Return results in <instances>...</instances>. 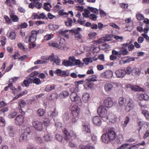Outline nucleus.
Returning a JSON list of instances; mask_svg holds the SVG:
<instances>
[{
    "label": "nucleus",
    "mask_w": 149,
    "mask_h": 149,
    "mask_svg": "<svg viewBox=\"0 0 149 149\" xmlns=\"http://www.w3.org/2000/svg\"><path fill=\"white\" fill-rule=\"evenodd\" d=\"M99 116L102 118L104 121H106L109 119V113H108L107 109L103 106H99L97 110Z\"/></svg>",
    "instance_id": "f257e3e1"
},
{
    "label": "nucleus",
    "mask_w": 149,
    "mask_h": 149,
    "mask_svg": "<svg viewBox=\"0 0 149 149\" xmlns=\"http://www.w3.org/2000/svg\"><path fill=\"white\" fill-rule=\"evenodd\" d=\"M63 132L65 135L64 139L67 141L69 140L70 138L72 139H75L76 138L77 135L72 130L70 131L68 133L67 130L64 128L63 130Z\"/></svg>",
    "instance_id": "f03ea898"
},
{
    "label": "nucleus",
    "mask_w": 149,
    "mask_h": 149,
    "mask_svg": "<svg viewBox=\"0 0 149 149\" xmlns=\"http://www.w3.org/2000/svg\"><path fill=\"white\" fill-rule=\"evenodd\" d=\"M70 97L72 102H74L79 105H81V99L78 95L76 92H72L70 95Z\"/></svg>",
    "instance_id": "7ed1b4c3"
},
{
    "label": "nucleus",
    "mask_w": 149,
    "mask_h": 149,
    "mask_svg": "<svg viewBox=\"0 0 149 149\" xmlns=\"http://www.w3.org/2000/svg\"><path fill=\"white\" fill-rule=\"evenodd\" d=\"M47 59L50 61L51 62H54L57 65H59L61 62L60 59L57 56H55L53 54L49 56L48 57Z\"/></svg>",
    "instance_id": "20e7f679"
},
{
    "label": "nucleus",
    "mask_w": 149,
    "mask_h": 149,
    "mask_svg": "<svg viewBox=\"0 0 149 149\" xmlns=\"http://www.w3.org/2000/svg\"><path fill=\"white\" fill-rule=\"evenodd\" d=\"M32 125L35 129L38 131H41L43 127L42 123L38 120L33 121Z\"/></svg>",
    "instance_id": "39448f33"
},
{
    "label": "nucleus",
    "mask_w": 149,
    "mask_h": 149,
    "mask_svg": "<svg viewBox=\"0 0 149 149\" xmlns=\"http://www.w3.org/2000/svg\"><path fill=\"white\" fill-rule=\"evenodd\" d=\"M6 129L9 136L13 137L15 134L16 130L14 126H9L6 127Z\"/></svg>",
    "instance_id": "423d86ee"
},
{
    "label": "nucleus",
    "mask_w": 149,
    "mask_h": 149,
    "mask_svg": "<svg viewBox=\"0 0 149 149\" xmlns=\"http://www.w3.org/2000/svg\"><path fill=\"white\" fill-rule=\"evenodd\" d=\"M106 133L111 141L114 140L116 136V134L113 128L109 129Z\"/></svg>",
    "instance_id": "0eeeda50"
},
{
    "label": "nucleus",
    "mask_w": 149,
    "mask_h": 149,
    "mask_svg": "<svg viewBox=\"0 0 149 149\" xmlns=\"http://www.w3.org/2000/svg\"><path fill=\"white\" fill-rule=\"evenodd\" d=\"M104 104L105 107L109 108L113 105V102L111 98L107 97L104 100Z\"/></svg>",
    "instance_id": "6e6552de"
},
{
    "label": "nucleus",
    "mask_w": 149,
    "mask_h": 149,
    "mask_svg": "<svg viewBox=\"0 0 149 149\" xmlns=\"http://www.w3.org/2000/svg\"><path fill=\"white\" fill-rule=\"evenodd\" d=\"M72 113L74 117L77 116L80 111V108L77 105L74 104L71 108Z\"/></svg>",
    "instance_id": "1a4fd4ad"
},
{
    "label": "nucleus",
    "mask_w": 149,
    "mask_h": 149,
    "mask_svg": "<svg viewBox=\"0 0 149 149\" xmlns=\"http://www.w3.org/2000/svg\"><path fill=\"white\" fill-rule=\"evenodd\" d=\"M113 72L111 70H107L101 74V77L105 79H109L113 76Z\"/></svg>",
    "instance_id": "9d476101"
},
{
    "label": "nucleus",
    "mask_w": 149,
    "mask_h": 149,
    "mask_svg": "<svg viewBox=\"0 0 149 149\" xmlns=\"http://www.w3.org/2000/svg\"><path fill=\"white\" fill-rule=\"evenodd\" d=\"M126 87L128 88H130L132 91H143L144 90L143 88H140L137 86H133L130 84H127Z\"/></svg>",
    "instance_id": "9b49d317"
},
{
    "label": "nucleus",
    "mask_w": 149,
    "mask_h": 149,
    "mask_svg": "<svg viewBox=\"0 0 149 149\" xmlns=\"http://www.w3.org/2000/svg\"><path fill=\"white\" fill-rule=\"evenodd\" d=\"M24 122V117L21 115H18L15 119V122L17 125H22Z\"/></svg>",
    "instance_id": "f8f14e48"
},
{
    "label": "nucleus",
    "mask_w": 149,
    "mask_h": 149,
    "mask_svg": "<svg viewBox=\"0 0 149 149\" xmlns=\"http://www.w3.org/2000/svg\"><path fill=\"white\" fill-rule=\"evenodd\" d=\"M109 123L112 124H114L117 121L118 118L116 116L111 113H109Z\"/></svg>",
    "instance_id": "ddd939ff"
},
{
    "label": "nucleus",
    "mask_w": 149,
    "mask_h": 149,
    "mask_svg": "<svg viewBox=\"0 0 149 149\" xmlns=\"http://www.w3.org/2000/svg\"><path fill=\"white\" fill-rule=\"evenodd\" d=\"M115 74L118 78H123L125 75V70L120 69L115 71Z\"/></svg>",
    "instance_id": "4468645a"
},
{
    "label": "nucleus",
    "mask_w": 149,
    "mask_h": 149,
    "mask_svg": "<svg viewBox=\"0 0 149 149\" xmlns=\"http://www.w3.org/2000/svg\"><path fill=\"white\" fill-rule=\"evenodd\" d=\"M94 124L97 126H100L102 124L101 117L99 116H96L93 117L92 119Z\"/></svg>",
    "instance_id": "2eb2a0df"
},
{
    "label": "nucleus",
    "mask_w": 149,
    "mask_h": 149,
    "mask_svg": "<svg viewBox=\"0 0 149 149\" xmlns=\"http://www.w3.org/2000/svg\"><path fill=\"white\" fill-rule=\"evenodd\" d=\"M141 71L139 69L137 68H133L132 70V74L135 78L139 76Z\"/></svg>",
    "instance_id": "dca6fc26"
},
{
    "label": "nucleus",
    "mask_w": 149,
    "mask_h": 149,
    "mask_svg": "<svg viewBox=\"0 0 149 149\" xmlns=\"http://www.w3.org/2000/svg\"><path fill=\"white\" fill-rule=\"evenodd\" d=\"M107 133L103 134L101 136L102 141L105 143H108L111 142V140Z\"/></svg>",
    "instance_id": "f3484780"
},
{
    "label": "nucleus",
    "mask_w": 149,
    "mask_h": 149,
    "mask_svg": "<svg viewBox=\"0 0 149 149\" xmlns=\"http://www.w3.org/2000/svg\"><path fill=\"white\" fill-rule=\"evenodd\" d=\"M97 58L95 57H88L84 59L83 61L84 62L86 65H88L89 63H92L93 61H96Z\"/></svg>",
    "instance_id": "a211bd4d"
},
{
    "label": "nucleus",
    "mask_w": 149,
    "mask_h": 149,
    "mask_svg": "<svg viewBox=\"0 0 149 149\" xmlns=\"http://www.w3.org/2000/svg\"><path fill=\"white\" fill-rule=\"evenodd\" d=\"M70 60H71L72 64V66H75L76 65H79L80 64L81 61L80 60H76L74 57H69Z\"/></svg>",
    "instance_id": "6ab92c4d"
},
{
    "label": "nucleus",
    "mask_w": 149,
    "mask_h": 149,
    "mask_svg": "<svg viewBox=\"0 0 149 149\" xmlns=\"http://www.w3.org/2000/svg\"><path fill=\"white\" fill-rule=\"evenodd\" d=\"M58 113L56 108L53 111L49 112L48 115L51 118H54L58 115Z\"/></svg>",
    "instance_id": "aec40b11"
},
{
    "label": "nucleus",
    "mask_w": 149,
    "mask_h": 149,
    "mask_svg": "<svg viewBox=\"0 0 149 149\" xmlns=\"http://www.w3.org/2000/svg\"><path fill=\"white\" fill-rule=\"evenodd\" d=\"M69 93L68 91H61L59 94V97L61 99L67 98L69 95Z\"/></svg>",
    "instance_id": "412c9836"
},
{
    "label": "nucleus",
    "mask_w": 149,
    "mask_h": 149,
    "mask_svg": "<svg viewBox=\"0 0 149 149\" xmlns=\"http://www.w3.org/2000/svg\"><path fill=\"white\" fill-rule=\"evenodd\" d=\"M113 88L112 85L109 82L105 84L104 86V89L106 92L110 91L113 89Z\"/></svg>",
    "instance_id": "4be33fe9"
},
{
    "label": "nucleus",
    "mask_w": 149,
    "mask_h": 149,
    "mask_svg": "<svg viewBox=\"0 0 149 149\" xmlns=\"http://www.w3.org/2000/svg\"><path fill=\"white\" fill-rule=\"evenodd\" d=\"M83 126L82 131L86 133H89L91 130L88 124L85 122H83L82 123Z\"/></svg>",
    "instance_id": "5701e85b"
},
{
    "label": "nucleus",
    "mask_w": 149,
    "mask_h": 149,
    "mask_svg": "<svg viewBox=\"0 0 149 149\" xmlns=\"http://www.w3.org/2000/svg\"><path fill=\"white\" fill-rule=\"evenodd\" d=\"M86 83L84 84V88L88 90L92 88L94 84L91 82L90 81H86L85 80Z\"/></svg>",
    "instance_id": "b1692460"
},
{
    "label": "nucleus",
    "mask_w": 149,
    "mask_h": 149,
    "mask_svg": "<svg viewBox=\"0 0 149 149\" xmlns=\"http://www.w3.org/2000/svg\"><path fill=\"white\" fill-rule=\"evenodd\" d=\"M31 83V79L30 78H27L26 80H24L22 85L23 86L28 87L30 84Z\"/></svg>",
    "instance_id": "393cba45"
},
{
    "label": "nucleus",
    "mask_w": 149,
    "mask_h": 149,
    "mask_svg": "<svg viewBox=\"0 0 149 149\" xmlns=\"http://www.w3.org/2000/svg\"><path fill=\"white\" fill-rule=\"evenodd\" d=\"M32 33V31L31 33V35L29 39V41L32 43L35 42L37 38V36L36 35H35Z\"/></svg>",
    "instance_id": "a878e982"
},
{
    "label": "nucleus",
    "mask_w": 149,
    "mask_h": 149,
    "mask_svg": "<svg viewBox=\"0 0 149 149\" xmlns=\"http://www.w3.org/2000/svg\"><path fill=\"white\" fill-rule=\"evenodd\" d=\"M81 30V29L79 27H78L76 29H74L70 30V33H72V34H74L76 35V34L80 33V31Z\"/></svg>",
    "instance_id": "bb28decb"
},
{
    "label": "nucleus",
    "mask_w": 149,
    "mask_h": 149,
    "mask_svg": "<svg viewBox=\"0 0 149 149\" xmlns=\"http://www.w3.org/2000/svg\"><path fill=\"white\" fill-rule=\"evenodd\" d=\"M90 97V95L87 93H84L82 95V99L85 102H87Z\"/></svg>",
    "instance_id": "cd10ccee"
},
{
    "label": "nucleus",
    "mask_w": 149,
    "mask_h": 149,
    "mask_svg": "<svg viewBox=\"0 0 149 149\" xmlns=\"http://www.w3.org/2000/svg\"><path fill=\"white\" fill-rule=\"evenodd\" d=\"M27 135L23 133L22 134L19 139V141L21 142H26L27 140Z\"/></svg>",
    "instance_id": "c85d7f7f"
},
{
    "label": "nucleus",
    "mask_w": 149,
    "mask_h": 149,
    "mask_svg": "<svg viewBox=\"0 0 149 149\" xmlns=\"http://www.w3.org/2000/svg\"><path fill=\"white\" fill-rule=\"evenodd\" d=\"M33 83L37 85H39L41 84V81L40 79L36 77H34L31 79V83Z\"/></svg>",
    "instance_id": "c756f323"
},
{
    "label": "nucleus",
    "mask_w": 149,
    "mask_h": 149,
    "mask_svg": "<svg viewBox=\"0 0 149 149\" xmlns=\"http://www.w3.org/2000/svg\"><path fill=\"white\" fill-rule=\"evenodd\" d=\"M71 60L69 59V60H64L62 63V65L66 67L72 66V64Z\"/></svg>",
    "instance_id": "7c9ffc66"
},
{
    "label": "nucleus",
    "mask_w": 149,
    "mask_h": 149,
    "mask_svg": "<svg viewBox=\"0 0 149 149\" xmlns=\"http://www.w3.org/2000/svg\"><path fill=\"white\" fill-rule=\"evenodd\" d=\"M97 76L96 75H93L86 79V81H90L95 82L97 81L96 79Z\"/></svg>",
    "instance_id": "2f4dec72"
},
{
    "label": "nucleus",
    "mask_w": 149,
    "mask_h": 149,
    "mask_svg": "<svg viewBox=\"0 0 149 149\" xmlns=\"http://www.w3.org/2000/svg\"><path fill=\"white\" fill-rule=\"evenodd\" d=\"M73 23L72 19L69 17H68L67 19L65 22L66 26H67L71 27L72 26V24Z\"/></svg>",
    "instance_id": "473e14b6"
},
{
    "label": "nucleus",
    "mask_w": 149,
    "mask_h": 149,
    "mask_svg": "<svg viewBox=\"0 0 149 149\" xmlns=\"http://www.w3.org/2000/svg\"><path fill=\"white\" fill-rule=\"evenodd\" d=\"M65 42V39L63 38H61L59 41V44H58L59 47H58V48L62 50L64 49V47L63 42Z\"/></svg>",
    "instance_id": "72a5a7b5"
},
{
    "label": "nucleus",
    "mask_w": 149,
    "mask_h": 149,
    "mask_svg": "<svg viewBox=\"0 0 149 149\" xmlns=\"http://www.w3.org/2000/svg\"><path fill=\"white\" fill-rule=\"evenodd\" d=\"M126 102V99L123 97H120L118 99V103L120 106H123Z\"/></svg>",
    "instance_id": "f704fd0d"
},
{
    "label": "nucleus",
    "mask_w": 149,
    "mask_h": 149,
    "mask_svg": "<svg viewBox=\"0 0 149 149\" xmlns=\"http://www.w3.org/2000/svg\"><path fill=\"white\" fill-rule=\"evenodd\" d=\"M45 113V111L44 109L40 108L38 110L37 113L39 116H42Z\"/></svg>",
    "instance_id": "c9c22d12"
},
{
    "label": "nucleus",
    "mask_w": 149,
    "mask_h": 149,
    "mask_svg": "<svg viewBox=\"0 0 149 149\" xmlns=\"http://www.w3.org/2000/svg\"><path fill=\"white\" fill-rule=\"evenodd\" d=\"M26 104L25 101L23 100H21L18 102V105L21 108L24 107Z\"/></svg>",
    "instance_id": "e433bc0d"
},
{
    "label": "nucleus",
    "mask_w": 149,
    "mask_h": 149,
    "mask_svg": "<svg viewBox=\"0 0 149 149\" xmlns=\"http://www.w3.org/2000/svg\"><path fill=\"white\" fill-rule=\"evenodd\" d=\"M16 34L15 31L14 30L13 31L10 33L9 38L11 40H14L16 38Z\"/></svg>",
    "instance_id": "4c0bfd02"
},
{
    "label": "nucleus",
    "mask_w": 149,
    "mask_h": 149,
    "mask_svg": "<svg viewBox=\"0 0 149 149\" xmlns=\"http://www.w3.org/2000/svg\"><path fill=\"white\" fill-rule=\"evenodd\" d=\"M90 11L94 13L96 15H97L98 13V10L95 8L92 7H88Z\"/></svg>",
    "instance_id": "58836bf2"
},
{
    "label": "nucleus",
    "mask_w": 149,
    "mask_h": 149,
    "mask_svg": "<svg viewBox=\"0 0 149 149\" xmlns=\"http://www.w3.org/2000/svg\"><path fill=\"white\" fill-rule=\"evenodd\" d=\"M48 44L50 46L55 48H58V47H59L58 44V43L52 41L49 42Z\"/></svg>",
    "instance_id": "ea45409f"
},
{
    "label": "nucleus",
    "mask_w": 149,
    "mask_h": 149,
    "mask_svg": "<svg viewBox=\"0 0 149 149\" xmlns=\"http://www.w3.org/2000/svg\"><path fill=\"white\" fill-rule=\"evenodd\" d=\"M70 31L69 30H63L62 29L57 32V33L58 35H64L68 31Z\"/></svg>",
    "instance_id": "a19ab883"
},
{
    "label": "nucleus",
    "mask_w": 149,
    "mask_h": 149,
    "mask_svg": "<svg viewBox=\"0 0 149 149\" xmlns=\"http://www.w3.org/2000/svg\"><path fill=\"white\" fill-rule=\"evenodd\" d=\"M49 5H50V3H44L43 7L44 9L48 12L50 10Z\"/></svg>",
    "instance_id": "79ce46f5"
},
{
    "label": "nucleus",
    "mask_w": 149,
    "mask_h": 149,
    "mask_svg": "<svg viewBox=\"0 0 149 149\" xmlns=\"http://www.w3.org/2000/svg\"><path fill=\"white\" fill-rule=\"evenodd\" d=\"M70 72L69 70H63L62 77H65L70 75Z\"/></svg>",
    "instance_id": "37998d69"
},
{
    "label": "nucleus",
    "mask_w": 149,
    "mask_h": 149,
    "mask_svg": "<svg viewBox=\"0 0 149 149\" xmlns=\"http://www.w3.org/2000/svg\"><path fill=\"white\" fill-rule=\"evenodd\" d=\"M62 118L64 121L67 120L70 118V116L68 113L65 112L63 115Z\"/></svg>",
    "instance_id": "c03bdc74"
},
{
    "label": "nucleus",
    "mask_w": 149,
    "mask_h": 149,
    "mask_svg": "<svg viewBox=\"0 0 149 149\" xmlns=\"http://www.w3.org/2000/svg\"><path fill=\"white\" fill-rule=\"evenodd\" d=\"M44 137L45 141L47 142L50 141L52 138V137L48 133L44 136Z\"/></svg>",
    "instance_id": "a18cd8bd"
},
{
    "label": "nucleus",
    "mask_w": 149,
    "mask_h": 149,
    "mask_svg": "<svg viewBox=\"0 0 149 149\" xmlns=\"http://www.w3.org/2000/svg\"><path fill=\"white\" fill-rule=\"evenodd\" d=\"M53 37V35L51 33L50 34H48L46 35L44 37V39L46 40H49Z\"/></svg>",
    "instance_id": "49530a36"
},
{
    "label": "nucleus",
    "mask_w": 149,
    "mask_h": 149,
    "mask_svg": "<svg viewBox=\"0 0 149 149\" xmlns=\"http://www.w3.org/2000/svg\"><path fill=\"white\" fill-rule=\"evenodd\" d=\"M136 19L138 20H142L144 19V17L143 15L141 14L137 13L136 14Z\"/></svg>",
    "instance_id": "de8ad7c7"
},
{
    "label": "nucleus",
    "mask_w": 149,
    "mask_h": 149,
    "mask_svg": "<svg viewBox=\"0 0 149 149\" xmlns=\"http://www.w3.org/2000/svg\"><path fill=\"white\" fill-rule=\"evenodd\" d=\"M142 113L147 120H149V113L148 111L146 110L142 111Z\"/></svg>",
    "instance_id": "09e8293b"
},
{
    "label": "nucleus",
    "mask_w": 149,
    "mask_h": 149,
    "mask_svg": "<svg viewBox=\"0 0 149 149\" xmlns=\"http://www.w3.org/2000/svg\"><path fill=\"white\" fill-rule=\"evenodd\" d=\"M140 96L142 98L145 100L148 101L149 100V96L146 93L141 94Z\"/></svg>",
    "instance_id": "8fccbe9b"
},
{
    "label": "nucleus",
    "mask_w": 149,
    "mask_h": 149,
    "mask_svg": "<svg viewBox=\"0 0 149 149\" xmlns=\"http://www.w3.org/2000/svg\"><path fill=\"white\" fill-rule=\"evenodd\" d=\"M108 26V25H104L101 22L98 23V28L100 30H102L104 28Z\"/></svg>",
    "instance_id": "3c124183"
},
{
    "label": "nucleus",
    "mask_w": 149,
    "mask_h": 149,
    "mask_svg": "<svg viewBox=\"0 0 149 149\" xmlns=\"http://www.w3.org/2000/svg\"><path fill=\"white\" fill-rule=\"evenodd\" d=\"M32 31V33L34 34V35H36V36L38 34H42L44 32V30L42 29H39L38 31L36 30H33Z\"/></svg>",
    "instance_id": "603ef678"
},
{
    "label": "nucleus",
    "mask_w": 149,
    "mask_h": 149,
    "mask_svg": "<svg viewBox=\"0 0 149 149\" xmlns=\"http://www.w3.org/2000/svg\"><path fill=\"white\" fill-rule=\"evenodd\" d=\"M10 17L13 22H17L19 20L17 16L15 15H10Z\"/></svg>",
    "instance_id": "864d4df0"
},
{
    "label": "nucleus",
    "mask_w": 149,
    "mask_h": 149,
    "mask_svg": "<svg viewBox=\"0 0 149 149\" xmlns=\"http://www.w3.org/2000/svg\"><path fill=\"white\" fill-rule=\"evenodd\" d=\"M63 70L60 69H58L54 71V73L56 74L57 75L62 77Z\"/></svg>",
    "instance_id": "5fc2aeb1"
},
{
    "label": "nucleus",
    "mask_w": 149,
    "mask_h": 149,
    "mask_svg": "<svg viewBox=\"0 0 149 149\" xmlns=\"http://www.w3.org/2000/svg\"><path fill=\"white\" fill-rule=\"evenodd\" d=\"M31 132V131L30 128L29 127H27L24 129V133L28 135L30 134Z\"/></svg>",
    "instance_id": "6e6d98bb"
},
{
    "label": "nucleus",
    "mask_w": 149,
    "mask_h": 149,
    "mask_svg": "<svg viewBox=\"0 0 149 149\" xmlns=\"http://www.w3.org/2000/svg\"><path fill=\"white\" fill-rule=\"evenodd\" d=\"M127 105L128 106H131V108L132 109L134 106V102L133 100L131 99H130Z\"/></svg>",
    "instance_id": "4d7b16f0"
},
{
    "label": "nucleus",
    "mask_w": 149,
    "mask_h": 149,
    "mask_svg": "<svg viewBox=\"0 0 149 149\" xmlns=\"http://www.w3.org/2000/svg\"><path fill=\"white\" fill-rule=\"evenodd\" d=\"M130 118L129 117L127 116H126V117L125 120L124 121V123L123 124V127H125L127 126V124L130 121Z\"/></svg>",
    "instance_id": "13d9d810"
},
{
    "label": "nucleus",
    "mask_w": 149,
    "mask_h": 149,
    "mask_svg": "<svg viewBox=\"0 0 149 149\" xmlns=\"http://www.w3.org/2000/svg\"><path fill=\"white\" fill-rule=\"evenodd\" d=\"M36 1H35L34 2L35 6L38 9H40L42 7V5L41 3L36 2Z\"/></svg>",
    "instance_id": "bf43d9fd"
},
{
    "label": "nucleus",
    "mask_w": 149,
    "mask_h": 149,
    "mask_svg": "<svg viewBox=\"0 0 149 149\" xmlns=\"http://www.w3.org/2000/svg\"><path fill=\"white\" fill-rule=\"evenodd\" d=\"M132 68H131L130 66L127 67L126 69V70H125V74H130L131 73L132 74Z\"/></svg>",
    "instance_id": "052dcab7"
},
{
    "label": "nucleus",
    "mask_w": 149,
    "mask_h": 149,
    "mask_svg": "<svg viewBox=\"0 0 149 149\" xmlns=\"http://www.w3.org/2000/svg\"><path fill=\"white\" fill-rule=\"evenodd\" d=\"M132 41L129 42V44L128 46V49L129 51H131L133 50L134 47V45L132 44Z\"/></svg>",
    "instance_id": "680f3d73"
},
{
    "label": "nucleus",
    "mask_w": 149,
    "mask_h": 149,
    "mask_svg": "<svg viewBox=\"0 0 149 149\" xmlns=\"http://www.w3.org/2000/svg\"><path fill=\"white\" fill-rule=\"evenodd\" d=\"M97 16L94 14H91L90 15L89 18L91 20L95 21L97 20Z\"/></svg>",
    "instance_id": "e2e57ef3"
},
{
    "label": "nucleus",
    "mask_w": 149,
    "mask_h": 149,
    "mask_svg": "<svg viewBox=\"0 0 149 149\" xmlns=\"http://www.w3.org/2000/svg\"><path fill=\"white\" fill-rule=\"evenodd\" d=\"M39 19H47V17L46 15H45L44 13H43L40 14L39 15Z\"/></svg>",
    "instance_id": "0e129e2a"
},
{
    "label": "nucleus",
    "mask_w": 149,
    "mask_h": 149,
    "mask_svg": "<svg viewBox=\"0 0 149 149\" xmlns=\"http://www.w3.org/2000/svg\"><path fill=\"white\" fill-rule=\"evenodd\" d=\"M43 123L45 126L46 127H48L50 125L49 121L46 118L44 120Z\"/></svg>",
    "instance_id": "69168bd1"
},
{
    "label": "nucleus",
    "mask_w": 149,
    "mask_h": 149,
    "mask_svg": "<svg viewBox=\"0 0 149 149\" xmlns=\"http://www.w3.org/2000/svg\"><path fill=\"white\" fill-rule=\"evenodd\" d=\"M55 138L57 140L60 142L63 139L62 136L59 134L56 135Z\"/></svg>",
    "instance_id": "338daca9"
},
{
    "label": "nucleus",
    "mask_w": 149,
    "mask_h": 149,
    "mask_svg": "<svg viewBox=\"0 0 149 149\" xmlns=\"http://www.w3.org/2000/svg\"><path fill=\"white\" fill-rule=\"evenodd\" d=\"M4 18L5 19L6 22L7 24H9L11 23V20L8 16L6 15L4 16Z\"/></svg>",
    "instance_id": "774afa93"
}]
</instances>
